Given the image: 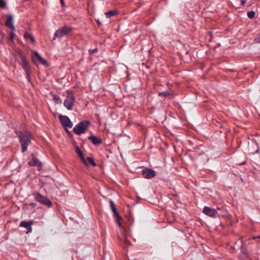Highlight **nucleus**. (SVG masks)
<instances>
[{
  "instance_id": "nucleus-1",
  "label": "nucleus",
  "mask_w": 260,
  "mask_h": 260,
  "mask_svg": "<svg viewBox=\"0 0 260 260\" xmlns=\"http://www.w3.org/2000/svg\"><path fill=\"white\" fill-rule=\"evenodd\" d=\"M16 133L21 145L22 152H24L26 151L28 145L30 143L32 136L29 133L27 132H18Z\"/></svg>"
},
{
  "instance_id": "nucleus-2",
  "label": "nucleus",
  "mask_w": 260,
  "mask_h": 260,
  "mask_svg": "<svg viewBox=\"0 0 260 260\" xmlns=\"http://www.w3.org/2000/svg\"><path fill=\"white\" fill-rule=\"evenodd\" d=\"M90 124L88 120H83L80 122L73 128V131L78 135H80L85 133Z\"/></svg>"
},
{
  "instance_id": "nucleus-3",
  "label": "nucleus",
  "mask_w": 260,
  "mask_h": 260,
  "mask_svg": "<svg viewBox=\"0 0 260 260\" xmlns=\"http://www.w3.org/2000/svg\"><path fill=\"white\" fill-rule=\"evenodd\" d=\"M32 196L35 199L37 202H39L42 205L50 207L52 204L51 201L47 197H44L38 192H35L32 193Z\"/></svg>"
},
{
  "instance_id": "nucleus-4",
  "label": "nucleus",
  "mask_w": 260,
  "mask_h": 260,
  "mask_svg": "<svg viewBox=\"0 0 260 260\" xmlns=\"http://www.w3.org/2000/svg\"><path fill=\"white\" fill-rule=\"evenodd\" d=\"M72 31V28L69 26H64L63 27L57 30L54 34L53 40H55L57 38H62L64 36H67Z\"/></svg>"
},
{
  "instance_id": "nucleus-5",
  "label": "nucleus",
  "mask_w": 260,
  "mask_h": 260,
  "mask_svg": "<svg viewBox=\"0 0 260 260\" xmlns=\"http://www.w3.org/2000/svg\"><path fill=\"white\" fill-rule=\"evenodd\" d=\"M20 57L21 60V62L20 63L22 67L25 70V73L27 75V78L28 79V81H30L29 73H30V69L29 66L28 61L26 60V58L25 56H24L22 53L20 54Z\"/></svg>"
},
{
  "instance_id": "nucleus-6",
  "label": "nucleus",
  "mask_w": 260,
  "mask_h": 260,
  "mask_svg": "<svg viewBox=\"0 0 260 260\" xmlns=\"http://www.w3.org/2000/svg\"><path fill=\"white\" fill-rule=\"evenodd\" d=\"M75 102V97L72 95H69L67 96L66 99L64 101V106L68 110H71L73 109V107Z\"/></svg>"
},
{
  "instance_id": "nucleus-7",
  "label": "nucleus",
  "mask_w": 260,
  "mask_h": 260,
  "mask_svg": "<svg viewBox=\"0 0 260 260\" xmlns=\"http://www.w3.org/2000/svg\"><path fill=\"white\" fill-rule=\"evenodd\" d=\"M142 174L144 178L151 179L155 177V172L149 168H145L142 171Z\"/></svg>"
},
{
  "instance_id": "nucleus-8",
  "label": "nucleus",
  "mask_w": 260,
  "mask_h": 260,
  "mask_svg": "<svg viewBox=\"0 0 260 260\" xmlns=\"http://www.w3.org/2000/svg\"><path fill=\"white\" fill-rule=\"evenodd\" d=\"M59 118L64 128H71L73 126V123L68 116L60 115Z\"/></svg>"
},
{
  "instance_id": "nucleus-9",
  "label": "nucleus",
  "mask_w": 260,
  "mask_h": 260,
  "mask_svg": "<svg viewBox=\"0 0 260 260\" xmlns=\"http://www.w3.org/2000/svg\"><path fill=\"white\" fill-rule=\"evenodd\" d=\"M203 212L205 214L212 218L216 217L217 214V211L216 209L207 206L204 207Z\"/></svg>"
},
{
  "instance_id": "nucleus-10",
  "label": "nucleus",
  "mask_w": 260,
  "mask_h": 260,
  "mask_svg": "<svg viewBox=\"0 0 260 260\" xmlns=\"http://www.w3.org/2000/svg\"><path fill=\"white\" fill-rule=\"evenodd\" d=\"M242 245H241V251L240 253V257L242 260H248L249 258V256L248 254V252L244 246V243L243 241L242 238L241 239Z\"/></svg>"
},
{
  "instance_id": "nucleus-11",
  "label": "nucleus",
  "mask_w": 260,
  "mask_h": 260,
  "mask_svg": "<svg viewBox=\"0 0 260 260\" xmlns=\"http://www.w3.org/2000/svg\"><path fill=\"white\" fill-rule=\"evenodd\" d=\"M7 21L5 22V25L10 28L11 30L15 31V27L13 24V17L11 15H6Z\"/></svg>"
},
{
  "instance_id": "nucleus-12",
  "label": "nucleus",
  "mask_w": 260,
  "mask_h": 260,
  "mask_svg": "<svg viewBox=\"0 0 260 260\" xmlns=\"http://www.w3.org/2000/svg\"><path fill=\"white\" fill-rule=\"evenodd\" d=\"M129 237V233L127 232L124 228L121 230V240L126 245H131V242L128 239Z\"/></svg>"
},
{
  "instance_id": "nucleus-13",
  "label": "nucleus",
  "mask_w": 260,
  "mask_h": 260,
  "mask_svg": "<svg viewBox=\"0 0 260 260\" xmlns=\"http://www.w3.org/2000/svg\"><path fill=\"white\" fill-rule=\"evenodd\" d=\"M110 206L112 209V210L113 212L114 213L115 216L116 218V222H117L118 226L120 227V226H121V223L119 221V219L120 218V216L116 209V206H115L114 203L112 201H110Z\"/></svg>"
},
{
  "instance_id": "nucleus-14",
  "label": "nucleus",
  "mask_w": 260,
  "mask_h": 260,
  "mask_svg": "<svg viewBox=\"0 0 260 260\" xmlns=\"http://www.w3.org/2000/svg\"><path fill=\"white\" fill-rule=\"evenodd\" d=\"M31 156L32 157V160L28 162V165L29 166H37L40 168H41L42 166V164L41 162L37 158H36L34 156V155L33 154H31Z\"/></svg>"
},
{
  "instance_id": "nucleus-15",
  "label": "nucleus",
  "mask_w": 260,
  "mask_h": 260,
  "mask_svg": "<svg viewBox=\"0 0 260 260\" xmlns=\"http://www.w3.org/2000/svg\"><path fill=\"white\" fill-rule=\"evenodd\" d=\"M88 139L91 140L92 144L95 145H100L102 143V139L94 135H91L88 136Z\"/></svg>"
},
{
  "instance_id": "nucleus-16",
  "label": "nucleus",
  "mask_w": 260,
  "mask_h": 260,
  "mask_svg": "<svg viewBox=\"0 0 260 260\" xmlns=\"http://www.w3.org/2000/svg\"><path fill=\"white\" fill-rule=\"evenodd\" d=\"M35 57L37 58L38 61L42 64L45 66H48V62L45 59H44L38 52H34Z\"/></svg>"
},
{
  "instance_id": "nucleus-17",
  "label": "nucleus",
  "mask_w": 260,
  "mask_h": 260,
  "mask_svg": "<svg viewBox=\"0 0 260 260\" xmlns=\"http://www.w3.org/2000/svg\"><path fill=\"white\" fill-rule=\"evenodd\" d=\"M75 151L77 153H78L82 160L84 162V164H87V163L86 161V159L84 158L83 153L78 146H76L75 147Z\"/></svg>"
},
{
  "instance_id": "nucleus-18",
  "label": "nucleus",
  "mask_w": 260,
  "mask_h": 260,
  "mask_svg": "<svg viewBox=\"0 0 260 260\" xmlns=\"http://www.w3.org/2000/svg\"><path fill=\"white\" fill-rule=\"evenodd\" d=\"M24 37L26 40H29L33 44H35L36 40L32 35L26 32L24 34Z\"/></svg>"
},
{
  "instance_id": "nucleus-19",
  "label": "nucleus",
  "mask_w": 260,
  "mask_h": 260,
  "mask_svg": "<svg viewBox=\"0 0 260 260\" xmlns=\"http://www.w3.org/2000/svg\"><path fill=\"white\" fill-rule=\"evenodd\" d=\"M32 223V222H28L26 221H22L20 222V226L21 227L25 228L27 229H31V225Z\"/></svg>"
},
{
  "instance_id": "nucleus-20",
  "label": "nucleus",
  "mask_w": 260,
  "mask_h": 260,
  "mask_svg": "<svg viewBox=\"0 0 260 260\" xmlns=\"http://www.w3.org/2000/svg\"><path fill=\"white\" fill-rule=\"evenodd\" d=\"M118 11L117 10H111L105 13V15L107 18H110L116 14H117Z\"/></svg>"
},
{
  "instance_id": "nucleus-21",
  "label": "nucleus",
  "mask_w": 260,
  "mask_h": 260,
  "mask_svg": "<svg viewBox=\"0 0 260 260\" xmlns=\"http://www.w3.org/2000/svg\"><path fill=\"white\" fill-rule=\"evenodd\" d=\"M171 95V92L169 91H165L163 92H159V96H163L165 98H168Z\"/></svg>"
},
{
  "instance_id": "nucleus-22",
  "label": "nucleus",
  "mask_w": 260,
  "mask_h": 260,
  "mask_svg": "<svg viewBox=\"0 0 260 260\" xmlns=\"http://www.w3.org/2000/svg\"><path fill=\"white\" fill-rule=\"evenodd\" d=\"M86 161L87 163L86 165L90 164L91 165H92L93 167L96 166V164L94 161V160L91 157H87Z\"/></svg>"
},
{
  "instance_id": "nucleus-23",
  "label": "nucleus",
  "mask_w": 260,
  "mask_h": 260,
  "mask_svg": "<svg viewBox=\"0 0 260 260\" xmlns=\"http://www.w3.org/2000/svg\"><path fill=\"white\" fill-rule=\"evenodd\" d=\"M53 100L57 104H60L61 103V100L60 99V98L57 95V94L54 95L53 96Z\"/></svg>"
},
{
  "instance_id": "nucleus-24",
  "label": "nucleus",
  "mask_w": 260,
  "mask_h": 260,
  "mask_svg": "<svg viewBox=\"0 0 260 260\" xmlns=\"http://www.w3.org/2000/svg\"><path fill=\"white\" fill-rule=\"evenodd\" d=\"M255 12L253 11H249L247 12V16L249 18L252 19L255 16Z\"/></svg>"
},
{
  "instance_id": "nucleus-25",
  "label": "nucleus",
  "mask_w": 260,
  "mask_h": 260,
  "mask_svg": "<svg viewBox=\"0 0 260 260\" xmlns=\"http://www.w3.org/2000/svg\"><path fill=\"white\" fill-rule=\"evenodd\" d=\"M14 32H15V31L11 30V32H10V37L8 39L9 40L13 41V39H14V38L16 36V35Z\"/></svg>"
},
{
  "instance_id": "nucleus-26",
  "label": "nucleus",
  "mask_w": 260,
  "mask_h": 260,
  "mask_svg": "<svg viewBox=\"0 0 260 260\" xmlns=\"http://www.w3.org/2000/svg\"><path fill=\"white\" fill-rule=\"evenodd\" d=\"M6 4L4 0H0V8H4L6 7Z\"/></svg>"
},
{
  "instance_id": "nucleus-27",
  "label": "nucleus",
  "mask_w": 260,
  "mask_h": 260,
  "mask_svg": "<svg viewBox=\"0 0 260 260\" xmlns=\"http://www.w3.org/2000/svg\"><path fill=\"white\" fill-rule=\"evenodd\" d=\"M254 41L257 43H260V36L259 37L255 38Z\"/></svg>"
},
{
  "instance_id": "nucleus-28",
  "label": "nucleus",
  "mask_w": 260,
  "mask_h": 260,
  "mask_svg": "<svg viewBox=\"0 0 260 260\" xmlns=\"http://www.w3.org/2000/svg\"><path fill=\"white\" fill-rule=\"evenodd\" d=\"M97 49H92V50H89V52L91 53H95Z\"/></svg>"
},
{
  "instance_id": "nucleus-29",
  "label": "nucleus",
  "mask_w": 260,
  "mask_h": 260,
  "mask_svg": "<svg viewBox=\"0 0 260 260\" xmlns=\"http://www.w3.org/2000/svg\"><path fill=\"white\" fill-rule=\"evenodd\" d=\"M60 1L62 6H63V7L64 6L65 4H64V0H60Z\"/></svg>"
},
{
  "instance_id": "nucleus-30",
  "label": "nucleus",
  "mask_w": 260,
  "mask_h": 260,
  "mask_svg": "<svg viewBox=\"0 0 260 260\" xmlns=\"http://www.w3.org/2000/svg\"><path fill=\"white\" fill-rule=\"evenodd\" d=\"M246 2V0H241V3L242 5H244Z\"/></svg>"
},
{
  "instance_id": "nucleus-31",
  "label": "nucleus",
  "mask_w": 260,
  "mask_h": 260,
  "mask_svg": "<svg viewBox=\"0 0 260 260\" xmlns=\"http://www.w3.org/2000/svg\"><path fill=\"white\" fill-rule=\"evenodd\" d=\"M260 239V236H257V237H253L252 238V239H253V240H255V239Z\"/></svg>"
},
{
  "instance_id": "nucleus-32",
  "label": "nucleus",
  "mask_w": 260,
  "mask_h": 260,
  "mask_svg": "<svg viewBox=\"0 0 260 260\" xmlns=\"http://www.w3.org/2000/svg\"><path fill=\"white\" fill-rule=\"evenodd\" d=\"M66 132L69 134H70V132L67 129V128H65Z\"/></svg>"
},
{
  "instance_id": "nucleus-33",
  "label": "nucleus",
  "mask_w": 260,
  "mask_h": 260,
  "mask_svg": "<svg viewBox=\"0 0 260 260\" xmlns=\"http://www.w3.org/2000/svg\"><path fill=\"white\" fill-rule=\"evenodd\" d=\"M256 152H258V149L256 150Z\"/></svg>"
},
{
  "instance_id": "nucleus-34",
  "label": "nucleus",
  "mask_w": 260,
  "mask_h": 260,
  "mask_svg": "<svg viewBox=\"0 0 260 260\" xmlns=\"http://www.w3.org/2000/svg\"><path fill=\"white\" fill-rule=\"evenodd\" d=\"M32 60H33L34 61H35V58H34V57L32 58Z\"/></svg>"
}]
</instances>
